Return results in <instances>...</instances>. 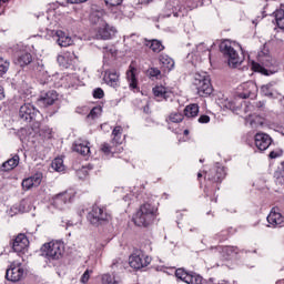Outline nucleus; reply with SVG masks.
<instances>
[{"mask_svg":"<svg viewBox=\"0 0 284 284\" xmlns=\"http://www.w3.org/2000/svg\"><path fill=\"white\" fill-rule=\"evenodd\" d=\"M175 276L180 281H183L184 283H187V277L191 276V274L187 273V271H185V268H178L175 271Z\"/></svg>","mask_w":284,"mask_h":284,"instance_id":"nucleus-36","label":"nucleus"},{"mask_svg":"<svg viewBox=\"0 0 284 284\" xmlns=\"http://www.w3.org/2000/svg\"><path fill=\"white\" fill-rule=\"evenodd\" d=\"M150 261V257L145 256L144 254L134 253L129 257L130 267H132L133 270H141L143 267H148Z\"/></svg>","mask_w":284,"mask_h":284,"instance_id":"nucleus-10","label":"nucleus"},{"mask_svg":"<svg viewBox=\"0 0 284 284\" xmlns=\"http://www.w3.org/2000/svg\"><path fill=\"white\" fill-rule=\"evenodd\" d=\"M193 85L197 90L199 97H210L214 91L207 73H195Z\"/></svg>","mask_w":284,"mask_h":284,"instance_id":"nucleus-3","label":"nucleus"},{"mask_svg":"<svg viewBox=\"0 0 284 284\" xmlns=\"http://www.w3.org/2000/svg\"><path fill=\"white\" fill-rule=\"evenodd\" d=\"M94 99H103L105 97V93L103 92V89L98 88L93 91Z\"/></svg>","mask_w":284,"mask_h":284,"instance_id":"nucleus-43","label":"nucleus"},{"mask_svg":"<svg viewBox=\"0 0 284 284\" xmlns=\"http://www.w3.org/2000/svg\"><path fill=\"white\" fill-rule=\"evenodd\" d=\"M199 123H210V115H201L199 118Z\"/></svg>","mask_w":284,"mask_h":284,"instance_id":"nucleus-50","label":"nucleus"},{"mask_svg":"<svg viewBox=\"0 0 284 284\" xmlns=\"http://www.w3.org/2000/svg\"><path fill=\"white\" fill-rule=\"evenodd\" d=\"M30 63H32V54L30 53H23L18 58V64H20L21 68L30 65Z\"/></svg>","mask_w":284,"mask_h":284,"instance_id":"nucleus-33","label":"nucleus"},{"mask_svg":"<svg viewBox=\"0 0 284 284\" xmlns=\"http://www.w3.org/2000/svg\"><path fill=\"white\" fill-rule=\"evenodd\" d=\"M88 221L91 225L99 227V225H103L110 221V214L105 212V209L94 205L88 214Z\"/></svg>","mask_w":284,"mask_h":284,"instance_id":"nucleus-7","label":"nucleus"},{"mask_svg":"<svg viewBox=\"0 0 284 284\" xmlns=\"http://www.w3.org/2000/svg\"><path fill=\"white\" fill-rule=\"evenodd\" d=\"M203 281V277L200 275L191 274L189 277H186V284H201Z\"/></svg>","mask_w":284,"mask_h":284,"instance_id":"nucleus-40","label":"nucleus"},{"mask_svg":"<svg viewBox=\"0 0 284 284\" xmlns=\"http://www.w3.org/2000/svg\"><path fill=\"white\" fill-rule=\"evenodd\" d=\"M101 151L104 154H110V152H112V146H110V144H108V143H103L101 146Z\"/></svg>","mask_w":284,"mask_h":284,"instance_id":"nucleus-46","label":"nucleus"},{"mask_svg":"<svg viewBox=\"0 0 284 284\" xmlns=\"http://www.w3.org/2000/svg\"><path fill=\"white\" fill-rule=\"evenodd\" d=\"M57 43L60 48H68V45H72V38L68 37L63 31H57Z\"/></svg>","mask_w":284,"mask_h":284,"instance_id":"nucleus-19","label":"nucleus"},{"mask_svg":"<svg viewBox=\"0 0 284 284\" xmlns=\"http://www.w3.org/2000/svg\"><path fill=\"white\" fill-rule=\"evenodd\" d=\"M88 144V142L79 140L74 143L73 150L74 152H78V154H82V156H88V153L90 152V146Z\"/></svg>","mask_w":284,"mask_h":284,"instance_id":"nucleus-22","label":"nucleus"},{"mask_svg":"<svg viewBox=\"0 0 284 284\" xmlns=\"http://www.w3.org/2000/svg\"><path fill=\"white\" fill-rule=\"evenodd\" d=\"M57 61L62 68H70V65H72V58H70V53L58 55Z\"/></svg>","mask_w":284,"mask_h":284,"instance_id":"nucleus-30","label":"nucleus"},{"mask_svg":"<svg viewBox=\"0 0 284 284\" xmlns=\"http://www.w3.org/2000/svg\"><path fill=\"white\" fill-rule=\"evenodd\" d=\"M90 21L94 26H105V21H103V13L101 11L91 13Z\"/></svg>","mask_w":284,"mask_h":284,"instance_id":"nucleus-28","label":"nucleus"},{"mask_svg":"<svg viewBox=\"0 0 284 284\" xmlns=\"http://www.w3.org/2000/svg\"><path fill=\"white\" fill-rule=\"evenodd\" d=\"M102 284H116V281H114V277L110 274H104L102 276Z\"/></svg>","mask_w":284,"mask_h":284,"instance_id":"nucleus-42","label":"nucleus"},{"mask_svg":"<svg viewBox=\"0 0 284 284\" xmlns=\"http://www.w3.org/2000/svg\"><path fill=\"white\" fill-rule=\"evenodd\" d=\"M242 92L239 93L240 99H254L256 92H258V87L253 81L245 82L241 85Z\"/></svg>","mask_w":284,"mask_h":284,"instance_id":"nucleus-12","label":"nucleus"},{"mask_svg":"<svg viewBox=\"0 0 284 284\" xmlns=\"http://www.w3.org/2000/svg\"><path fill=\"white\" fill-rule=\"evenodd\" d=\"M88 281H90V270H87L81 277V283H88Z\"/></svg>","mask_w":284,"mask_h":284,"instance_id":"nucleus-49","label":"nucleus"},{"mask_svg":"<svg viewBox=\"0 0 284 284\" xmlns=\"http://www.w3.org/2000/svg\"><path fill=\"white\" fill-rule=\"evenodd\" d=\"M145 110H150V106L149 105L144 106V112H145Z\"/></svg>","mask_w":284,"mask_h":284,"instance_id":"nucleus-55","label":"nucleus"},{"mask_svg":"<svg viewBox=\"0 0 284 284\" xmlns=\"http://www.w3.org/2000/svg\"><path fill=\"white\" fill-rule=\"evenodd\" d=\"M101 112H103L101 106H94L87 115V119H92V121H94V119H99Z\"/></svg>","mask_w":284,"mask_h":284,"instance_id":"nucleus-37","label":"nucleus"},{"mask_svg":"<svg viewBox=\"0 0 284 284\" xmlns=\"http://www.w3.org/2000/svg\"><path fill=\"white\" fill-rule=\"evenodd\" d=\"M201 176H203V174L199 173V174H197V179H201Z\"/></svg>","mask_w":284,"mask_h":284,"instance_id":"nucleus-57","label":"nucleus"},{"mask_svg":"<svg viewBox=\"0 0 284 284\" xmlns=\"http://www.w3.org/2000/svg\"><path fill=\"white\" fill-rule=\"evenodd\" d=\"M64 246L61 242H49L42 246V254L49 261H59L63 256Z\"/></svg>","mask_w":284,"mask_h":284,"instance_id":"nucleus-5","label":"nucleus"},{"mask_svg":"<svg viewBox=\"0 0 284 284\" xmlns=\"http://www.w3.org/2000/svg\"><path fill=\"white\" fill-rule=\"evenodd\" d=\"M267 223H270V225H272L273 227H283L284 216L280 212L271 211V213L267 216Z\"/></svg>","mask_w":284,"mask_h":284,"instance_id":"nucleus-17","label":"nucleus"},{"mask_svg":"<svg viewBox=\"0 0 284 284\" xmlns=\"http://www.w3.org/2000/svg\"><path fill=\"white\" fill-rule=\"evenodd\" d=\"M68 3H85L88 0H67Z\"/></svg>","mask_w":284,"mask_h":284,"instance_id":"nucleus-53","label":"nucleus"},{"mask_svg":"<svg viewBox=\"0 0 284 284\" xmlns=\"http://www.w3.org/2000/svg\"><path fill=\"white\" fill-rule=\"evenodd\" d=\"M184 134H186V135L190 134V131L185 130V131H184Z\"/></svg>","mask_w":284,"mask_h":284,"instance_id":"nucleus-56","label":"nucleus"},{"mask_svg":"<svg viewBox=\"0 0 284 284\" xmlns=\"http://www.w3.org/2000/svg\"><path fill=\"white\" fill-rule=\"evenodd\" d=\"M196 51L199 52V54H202L203 52H210V50L207 49V47L205 45V43H200L196 47Z\"/></svg>","mask_w":284,"mask_h":284,"instance_id":"nucleus-45","label":"nucleus"},{"mask_svg":"<svg viewBox=\"0 0 284 284\" xmlns=\"http://www.w3.org/2000/svg\"><path fill=\"white\" fill-rule=\"evenodd\" d=\"M270 159H278V153H276L275 151H272L270 153Z\"/></svg>","mask_w":284,"mask_h":284,"instance_id":"nucleus-54","label":"nucleus"},{"mask_svg":"<svg viewBox=\"0 0 284 284\" xmlns=\"http://www.w3.org/2000/svg\"><path fill=\"white\" fill-rule=\"evenodd\" d=\"M106 6H121L123 3V0H104Z\"/></svg>","mask_w":284,"mask_h":284,"instance_id":"nucleus-48","label":"nucleus"},{"mask_svg":"<svg viewBox=\"0 0 284 284\" xmlns=\"http://www.w3.org/2000/svg\"><path fill=\"white\" fill-rule=\"evenodd\" d=\"M184 115L187 119H194V116H199V104H190L184 109Z\"/></svg>","mask_w":284,"mask_h":284,"instance_id":"nucleus-27","label":"nucleus"},{"mask_svg":"<svg viewBox=\"0 0 284 284\" xmlns=\"http://www.w3.org/2000/svg\"><path fill=\"white\" fill-rule=\"evenodd\" d=\"M146 45L155 53L163 52V50H165V47H163V43L159 40H149L146 41Z\"/></svg>","mask_w":284,"mask_h":284,"instance_id":"nucleus-25","label":"nucleus"},{"mask_svg":"<svg viewBox=\"0 0 284 284\" xmlns=\"http://www.w3.org/2000/svg\"><path fill=\"white\" fill-rule=\"evenodd\" d=\"M252 70H254V72H260L261 74H264L265 77H267L270 74L267 69L263 68L261 64L255 63V62L252 63Z\"/></svg>","mask_w":284,"mask_h":284,"instance_id":"nucleus-39","label":"nucleus"},{"mask_svg":"<svg viewBox=\"0 0 284 284\" xmlns=\"http://www.w3.org/2000/svg\"><path fill=\"white\" fill-rule=\"evenodd\" d=\"M246 123H250L251 128H263V125H265V118L261 115H250L246 118Z\"/></svg>","mask_w":284,"mask_h":284,"instance_id":"nucleus-23","label":"nucleus"},{"mask_svg":"<svg viewBox=\"0 0 284 284\" xmlns=\"http://www.w3.org/2000/svg\"><path fill=\"white\" fill-rule=\"evenodd\" d=\"M155 216L156 206L150 203H144L133 216V222L138 227H148V225H152V221H154Z\"/></svg>","mask_w":284,"mask_h":284,"instance_id":"nucleus-1","label":"nucleus"},{"mask_svg":"<svg viewBox=\"0 0 284 284\" xmlns=\"http://www.w3.org/2000/svg\"><path fill=\"white\" fill-rule=\"evenodd\" d=\"M114 34H116V29L104 22L98 30L97 39H103L105 41L112 39Z\"/></svg>","mask_w":284,"mask_h":284,"instance_id":"nucleus-15","label":"nucleus"},{"mask_svg":"<svg viewBox=\"0 0 284 284\" xmlns=\"http://www.w3.org/2000/svg\"><path fill=\"white\" fill-rule=\"evenodd\" d=\"M1 1H2V3H6V1H8V0H0V3H1Z\"/></svg>","mask_w":284,"mask_h":284,"instance_id":"nucleus-58","label":"nucleus"},{"mask_svg":"<svg viewBox=\"0 0 284 284\" xmlns=\"http://www.w3.org/2000/svg\"><path fill=\"white\" fill-rule=\"evenodd\" d=\"M6 99V92L3 90V87H0V101H3Z\"/></svg>","mask_w":284,"mask_h":284,"instance_id":"nucleus-52","label":"nucleus"},{"mask_svg":"<svg viewBox=\"0 0 284 284\" xmlns=\"http://www.w3.org/2000/svg\"><path fill=\"white\" fill-rule=\"evenodd\" d=\"M193 85L197 90L199 97H210L214 91L207 73H195Z\"/></svg>","mask_w":284,"mask_h":284,"instance_id":"nucleus-4","label":"nucleus"},{"mask_svg":"<svg viewBox=\"0 0 284 284\" xmlns=\"http://www.w3.org/2000/svg\"><path fill=\"white\" fill-rule=\"evenodd\" d=\"M149 74L151 77H160L161 75V70H159L158 68H151V69H149Z\"/></svg>","mask_w":284,"mask_h":284,"instance_id":"nucleus-47","label":"nucleus"},{"mask_svg":"<svg viewBox=\"0 0 284 284\" xmlns=\"http://www.w3.org/2000/svg\"><path fill=\"white\" fill-rule=\"evenodd\" d=\"M153 94L159 99H168V89L163 85L155 87L153 88Z\"/></svg>","mask_w":284,"mask_h":284,"instance_id":"nucleus-34","label":"nucleus"},{"mask_svg":"<svg viewBox=\"0 0 284 284\" xmlns=\"http://www.w3.org/2000/svg\"><path fill=\"white\" fill-rule=\"evenodd\" d=\"M28 245H30V241H28V237L26 236V234H19L13 243H12V250L16 252H23V250H26V247H28Z\"/></svg>","mask_w":284,"mask_h":284,"instance_id":"nucleus-16","label":"nucleus"},{"mask_svg":"<svg viewBox=\"0 0 284 284\" xmlns=\"http://www.w3.org/2000/svg\"><path fill=\"white\" fill-rule=\"evenodd\" d=\"M160 63L164 71L170 72V70L174 69V60L170 58L168 54L160 55Z\"/></svg>","mask_w":284,"mask_h":284,"instance_id":"nucleus-24","label":"nucleus"},{"mask_svg":"<svg viewBox=\"0 0 284 284\" xmlns=\"http://www.w3.org/2000/svg\"><path fill=\"white\" fill-rule=\"evenodd\" d=\"M52 170L55 172H64L65 171V164H63L62 158H55L51 163Z\"/></svg>","mask_w":284,"mask_h":284,"instance_id":"nucleus-32","label":"nucleus"},{"mask_svg":"<svg viewBox=\"0 0 284 284\" xmlns=\"http://www.w3.org/2000/svg\"><path fill=\"white\" fill-rule=\"evenodd\" d=\"M155 216L156 206L150 203H144L133 216V222L138 227H148V225H152V221H154Z\"/></svg>","mask_w":284,"mask_h":284,"instance_id":"nucleus-2","label":"nucleus"},{"mask_svg":"<svg viewBox=\"0 0 284 284\" xmlns=\"http://www.w3.org/2000/svg\"><path fill=\"white\" fill-rule=\"evenodd\" d=\"M40 112L34 108V105L30 103H26L20 108L19 116L22 121L30 123L32 121H37V116H39Z\"/></svg>","mask_w":284,"mask_h":284,"instance_id":"nucleus-9","label":"nucleus"},{"mask_svg":"<svg viewBox=\"0 0 284 284\" xmlns=\"http://www.w3.org/2000/svg\"><path fill=\"white\" fill-rule=\"evenodd\" d=\"M59 99V94H57V91L51 90L44 93H41L40 97V103L43 105H54V101Z\"/></svg>","mask_w":284,"mask_h":284,"instance_id":"nucleus-18","label":"nucleus"},{"mask_svg":"<svg viewBox=\"0 0 284 284\" xmlns=\"http://www.w3.org/2000/svg\"><path fill=\"white\" fill-rule=\"evenodd\" d=\"M121 74L114 70H106L103 75V81L106 83V85H110V88H119L121 85Z\"/></svg>","mask_w":284,"mask_h":284,"instance_id":"nucleus-11","label":"nucleus"},{"mask_svg":"<svg viewBox=\"0 0 284 284\" xmlns=\"http://www.w3.org/2000/svg\"><path fill=\"white\" fill-rule=\"evenodd\" d=\"M169 121H171V123H181V121H183V114L173 112L169 115Z\"/></svg>","mask_w":284,"mask_h":284,"instance_id":"nucleus-38","label":"nucleus"},{"mask_svg":"<svg viewBox=\"0 0 284 284\" xmlns=\"http://www.w3.org/2000/svg\"><path fill=\"white\" fill-rule=\"evenodd\" d=\"M43 181V173H36L22 181L23 190H32V187H39Z\"/></svg>","mask_w":284,"mask_h":284,"instance_id":"nucleus-14","label":"nucleus"},{"mask_svg":"<svg viewBox=\"0 0 284 284\" xmlns=\"http://www.w3.org/2000/svg\"><path fill=\"white\" fill-rule=\"evenodd\" d=\"M275 21L281 30H284V9H280L275 12Z\"/></svg>","mask_w":284,"mask_h":284,"instance_id":"nucleus-35","label":"nucleus"},{"mask_svg":"<svg viewBox=\"0 0 284 284\" xmlns=\"http://www.w3.org/2000/svg\"><path fill=\"white\" fill-rule=\"evenodd\" d=\"M220 50L225 57H227L230 68H239V65L243 63V59L239 57V52L234 50V47H232V42H222L220 45Z\"/></svg>","mask_w":284,"mask_h":284,"instance_id":"nucleus-6","label":"nucleus"},{"mask_svg":"<svg viewBox=\"0 0 284 284\" xmlns=\"http://www.w3.org/2000/svg\"><path fill=\"white\" fill-rule=\"evenodd\" d=\"M276 85V83L274 82H270L267 84L262 85L261 91L262 94H264V97H274V94H276V89L274 88Z\"/></svg>","mask_w":284,"mask_h":284,"instance_id":"nucleus-26","label":"nucleus"},{"mask_svg":"<svg viewBox=\"0 0 284 284\" xmlns=\"http://www.w3.org/2000/svg\"><path fill=\"white\" fill-rule=\"evenodd\" d=\"M19 155H13L11 159L7 160L2 166H1V171L2 172H10V170H14V168H17V165H19Z\"/></svg>","mask_w":284,"mask_h":284,"instance_id":"nucleus-21","label":"nucleus"},{"mask_svg":"<svg viewBox=\"0 0 284 284\" xmlns=\"http://www.w3.org/2000/svg\"><path fill=\"white\" fill-rule=\"evenodd\" d=\"M136 69L130 67V70L126 72V79L129 80V85L133 90H136Z\"/></svg>","mask_w":284,"mask_h":284,"instance_id":"nucleus-29","label":"nucleus"},{"mask_svg":"<svg viewBox=\"0 0 284 284\" xmlns=\"http://www.w3.org/2000/svg\"><path fill=\"white\" fill-rule=\"evenodd\" d=\"M79 179H83V176H88V171L85 169H81L77 172Z\"/></svg>","mask_w":284,"mask_h":284,"instance_id":"nucleus-51","label":"nucleus"},{"mask_svg":"<svg viewBox=\"0 0 284 284\" xmlns=\"http://www.w3.org/2000/svg\"><path fill=\"white\" fill-rule=\"evenodd\" d=\"M26 274V270H23V266L21 263H12L10 265V268L7 270L6 278L7 281H11V283H19L23 278Z\"/></svg>","mask_w":284,"mask_h":284,"instance_id":"nucleus-8","label":"nucleus"},{"mask_svg":"<svg viewBox=\"0 0 284 284\" xmlns=\"http://www.w3.org/2000/svg\"><path fill=\"white\" fill-rule=\"evenodd\" d=\"M255 145L260 152H265V150L272 145V136L266 133H256Z\"/></svg>","mask_w":284,"mask_h":284,"instance_id":"nucleus-13","label":"nucleus"},{"mask_svg":"<svg viewBox=\"0 0 284 284\" xmlns=\"http://www.w3.org/2000/svg\"><path fill=\"white\" fill-rule=\"evenodd\" d=\"M10 64L0 58V77H3L8 72Z\"/></svg>","mask_w":284,"mask_h":284,"instance_id":"nucleus-41","label":"nucleus"},{"mask_svg":"<svg viewBox=\"0 0 284 284\" xmlns=\"http://www.w3.org/2000/svg\"><path fill=\"white\" fill-rule=\"evenodd\" d=\"M70 201V195H68V192L59 193L53 199V205L58 207V210H63V205H65Z\"/></svg>","mask_w":284,"mask_h":284,"instance_id":"nucleus-20","label":"nucleus"},{"mask_svg":"<svg viewBox=\"0 0 284 284\" xmlns=\"http://www.w3.org/2000/svg\"><path fill=\"white\" fill-rule=\"evenodd\" d=\"M121 134H123V128L121 126H115L112 131V144L113 145H120L121 143Z\"/></svg>","mask_w":284,"mask_h":284,"instance_id":"nucleus-31","label":"nucleus"},{"mask_svg":"<svg viewBox=\"0 0 284 284\" xmlns=\"http://www.w3.org/2000/svg\"><path fill=\"white\" fill-rule=\"evenodd\" d=\"M223 104V108H226V110H234L235 105L234 103L232 102V100H224V102H222Z\"/></svg>","mask_w":284,"mask_h":284,"instance_id":"nucleus-44","label":"nucleus"}]
</instances>
